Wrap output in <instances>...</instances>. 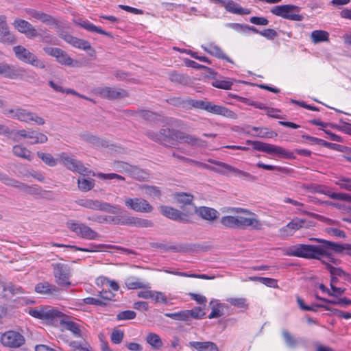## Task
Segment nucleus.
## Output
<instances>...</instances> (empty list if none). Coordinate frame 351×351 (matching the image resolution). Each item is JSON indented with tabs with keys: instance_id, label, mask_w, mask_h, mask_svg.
Instances as JSON below:
<instances>
[{
	"instance_id": "38",
	"label": "nucleus",
	"mask_w": 351,
	"mask_h": 351,
	"mask_svg": "<svg viewBox=\"0 0 351 351\" xmlns=\"http://www.w3.org/2000/svg\"><path fill=\"white\" fill-rule=\"evenodd\" d=\"M19 74L20 77H18V80H24L29 84H37L39 80L38 76L34 71H27L23 67H21Z\"/></svg>"
},
{
	"instance_id": "62",
	"label": "nucleus",
	"mask_w": 351,
	"mask_h": 351,
	"mask_svg": "<svg viewBox=\"0 0 351 351\" xmlns=\"http://www.w3.org/2000/svg\"><path fill=\"white\" fill-rule=\"evenodd\" d=\"M233 83L229 80H216L212 83L214 87L221 89L229 90L231 89Z\"/></svg>"
},
{
	"instance_id": "3",
	"label": "nucleus",
	"mask_w": 351,
	"mask_h": 351,
	"mask_svg": "<svg viewBox=\"0 0 351 351\" xmlns=\"http://www.w3.org/2000/svg\"><path fill=\"white\" fill-rule=\"evenodd\" d=\"M3 114L21 122L29 123L30 121H34L39 125H43L45 123L43 118L39 117L36 113L25 108L7 109L4 110Z\"/></svg>"
},
{
	"instance_id": "34",
	"label": "nucleus",
	"mask_w": 351,
	"mask_h": 351,
	"mask_svg": "<svg viewBox=\"0 0 351 351\" xmlns=\"http://www.w3.org/2000/svg\"><path fill=\"white\" fill-rule=\"evenodd\" d=\"M224 8L228 12L236 14L245 15L250 13L248 9L243 8L232 0H227Z\"/></svg>"
},
{
	"instance_id": "15",
	"label": "nucleus",
	"mask_w": 351,
	"mask_h": 351,
	"mask_svg": "<svg viewBox=\"0 0 351 351\" xmlns=\"http://www.w3.org/2000/svg\"><path fill=\"white\" fill-rule=\"evenodd\" d=\"M62 289L47 281L38 283L35 287V291L47 297L58 298L61 295Z\"/></svg>"
},
{
	"instance_id": "58",
	"label": "nucleus",
	"mask_w": 351,
	"mask_h": 351,
	"mask_svg": "<svg viewBox=\"0 0 351 351\" xmlns=\"http://www.w3.org/2000/svg\"><path fill=\"white\" fill-rule=\"evenodd\" d=\"M143 189L145 193L150 197L159 198L161 195L160 191L157 186L145 185Z\"/></svg>"
},
{
	"instance_id": "59",
	"label": "nucleus",
	"mask_w": 351,
	"mask_h": 351,
	"mask_svg": "<svg viewBox=\"0 0 351 351\" xmlns=\"http://www.w3.org/2000/svg\"><path fill=\"white\" fill-rule=\"evenodd\" d=\"M136 313L134 311L127 310L119 312L117 315V320H130L136 317Z\"/></svg>"
},
{
	"instance_id": "26",
	"label": "nucleus",
	"mask_w": 351,
	"mask_h": 351,
	"mask_svg": "<svg viewBox=\"0 0 351 351\" xmlns=\"http://www.w3.org/2000/svg\"><path fill=\"white\" fill-rule=\"evenodd\" d=\"M52 246L58 247H68L73 249L76 251H82V252H99L101 251V248L103 247V245H97V244H93L91 243L89 245L88 247H77L76 245H64L57 243H52Z\"/></svg>"
},
{
	"instance_id": "43",
	"label": "nucleus",
	"mask_w": 351,
	"mask_h": 351,
	"mask_svg": "<svg viewBox=\"0 0 351 351\" xmlns=\"http://www.w3.org/2000/svg\"><path fill=\"white\" fill-rule=\"evenodd\" d=\"M169 80L171 82L182 85H189L191 83V79L185 74L173 72L169 74Z\"/></svg>"
},
{
	"instance_id": "22",
	"label": "nucleus",
	"mask_w": 351,
	"mask_h": 351,
	"mask_svg": "<svg viewBox=\"0 0 351 351\" xmlns=\"http://www.w3.org/2000/svg\"><path fill=\"white\" fill-rule=\"evenodd\" d=\"M322 256H326L335 263L334 258L330 257V254L325 250L324 245H309L308 259L321 260Z\"/></svg>"
},
{
	"instance_id": "7",
	"label": "nucleus",
	"mask_w": 351,
	"mask_h": 351,
	"mask_svg": "<svg viewBox=\"0 0 351 351\" xmlns=\"http://www.w3.org/2000/svg\"><path fill=\"white\" fill-rule=\"evenodd\" d=\"M13 51L16 58L25 63L29 64L39 69H45L46 66L43 61L38 59L34 53L21 45L14 47Z\"/></svg>"
},
{
	"instance_id": "23",
	"label": "nucleus",
	"mask_w": 351,
	"mask_h": 351,
	"mask_svg": "<svg viewBox=\"0 0 351 351\" xmlns=\"http://www.w3.org/2000/svg\"><path fill=\"white\" fill-rule=\"evenodd\" d=\"M317 191L319 193L324 194L331 199L336 200H341L351 202V195L344 193H335L332 192L330 189L326 186L319 185L317 187Z\"/></svg>"
},
{
	"instance_id": "17",
	"label": "nucleus",
	"mask_w": 351,
	"mask_h": 351,
	"mask_svg": "<svg viewBox=\"0 0 351 351\" xmlns=\"http://www.w3.org/2000/svg\"><path fill=\"white\" fill-rule=\"evenodd\" d=\"M160 213L166 217L182 223H187L189 219L186 215L180 210L168 206H161L160 207Z\"/></svg>"
},
{
	"instance_id": "4",
	"label": "nucleus",
	"mask_w": 351,
	"mask_h": 351,
	"mask_svg": "<svg viewBox=\"0 0 351 351\" xmlns=\"http://www.w3.org/2000/svg\"><path fill=\"white\" fill-rule=\"evenodd\" d=\"M301 8L297 5L287 4L274 6L271 12L278 16L294 21H302L304 16L299 14Z\"/></svg>"
},
{
	"instance_id": "57",
	"label": "nucleus",
	"mask_w": 351,
	"mask_h": 351,
	"mask_svg": "<svg viewBox=\"0 0 351 351\" xmlns=\"http://www.w3.org/2000/svg\"><path fill=\"white\" fill-rule=\"evenodd\" d=\"M186 310L175 313H166L165 316L178 321L187 322Z\"/></svg>"
},
{
	"instance_id": "14",
	"label": "nucleus",
	"mask_w": 351,
	"mask_h": 351,
	"mask_svg": "<svg viewBox=\"0 0 351 351\" xmlns=\"http://www.w3.org/2000/svg\"><path fill=\"white\" fill-rule=\"evenodd\" d=\"M1 342L5 347L17 348L24 344L25 338L19 332L8 330L1 335Z\"/></svg>"
},
{
	"instance_id": "37",
	"label": "nucleus",
	"mask_w": 351,
	"mask_h": 351,
	"mask_svg": "<svg viewBox=\"0 0 351 351\" xmlns=\"http://www.w3.org/2000/svg\"><path fill=\"white\" fill-rule=\"evenodd\" d=\"M202 48L205 51L211 56H213L219 59L226 60L229 62H232V61L227 56H226L222 49L217 45H210L208 47L202 46Z\"/></svg>"
},
{
	"instance_id": "49",
	"label": "nucleus",
	"mask_w": 351,
	"mask_h": 351,
	"mask_svg": "<svg viewBox=\"0 0 351 351\" xmlns=\"http://www.w3.org/2000/svg\"><path fill=\"white\" fill-rule=\"evenodd\" d=\"M146 341L156 350L160 349L162 346L160 336L156 333H149L146 337Z\"/></svg>"
},
{
	"instance_id": "44",
	"label": "nucleus",
	"mask_w": 351,
	"mask_h": 351,
	"mask_svg": "<svg viewBox=\"0 0 351 351\" xmlns=\"http://www.w3.org/2000/svg\"><path fill=\"white\" fill-rule=\"evenodd\" d=\"M28 138L32 140L29 142L30 145L43 144L48 141V138L45 134L32 130H29Z\"/></svg>"
},
{
	"instance_id": "40",
	"label": "nucleus",
	"mask_w": 351,
	"mask_h": 351,
	"mask_svg": "<svg viewBox=\"0 0 351 351\" xmlns=\"http://www.w3.org/2000/svg\"><path fill=\"white\" fill-rule=\"evenodd\" d=\"M0 41L8 45L16 43L15 37L8 30V25L0 27Z\"/></svg>"
},
{
	"instance_id": "13",
	"label": "nucleus",
	"mask_w": 351,
	"mask_h": 351,
	"mask_svg": "<svg viewBox=\"0 0 351 351\" xmlns=\"http://www.w3.org/2000/svg\"><path fill=\"white\" fill-rule=\"evenodd\" d=\"M60 162L68 169L84 175L88 172V169L84 166L82 162L76 160L74 157L69 156L66 153L62 152L59 154Z\"/></svg>"
},
{
	"instance_id": "20",
	"label": "nucleus",
	"mask_w": 351,
	"mask_h": 351,
	"mask_svg": "<svg viewBox=\"0 0 351 351\" xmlns=\"http://www.w3.org/2000/svg\"><path fill=\"white\" fill-rule=\"evenodd\" d=\"M21 71V66L2 62L1 64L0 75L10 80H18V77H20L19 72Z\"/></svg>"
},
{
	"instance_id": "5",
	"label": "nucleus",
	"mask_w": 351,
	"mask_h": 351,
	"mask_svg": "<svg viewBox=\"0 0 351 351\" xmlns=\"http://www.w3.org/2000/svg\"><path fill=\"white\" fill-rule=\"evenodd\" d=\"M78 205L86 208L107 212L111 214L121 213V209L118 205H112L110 203L97 199H84L77 202Z\"/></svg>"
},
{
	"instance_id": "60",
	"label": "nucleus",
	"mask_w": 351,
	"mask_h": 351,
	"mask_svg": "<svg viewBox=\"0 0 351 351\" xmlns=\"http://www.w3.org/2000/svg\"><path fill=\"white\" fill-rule=\"evenodd\" d=\"M20 190L24 193L32 195H38L40 193V188L36 185L29 186L23 182Z\"/></svg>"
},
{
	"instance_id": "9",
	"label": "nucleus",
	"mask_w": 351,
	"mask_h": 351,
	"mask_svg": "<svg viewBox=\"0 0 351 351\" xmlns=\"http://www.w3.org/2000/svg\"><path fill=\"white\" fill-rule=\"evenodd\" d=\"M196 109L206 110L210 113L221 115L228 118H236V114L230 109L205 100H197Z\"/></svg>"
},
{
	"instance_id": "18",
	"label": "nucleus",
	"mask_w": 351,
	"mask_h": 351,
	"mask_svg": "<svg viewBox=\"0 0 351 351\" xmlns=\"http://www.w3.org/2000/svg\"><path fill=\"white\" fill-rule=\"evenodd\" d=\"M305 222V219L295 217L279 230L280 234L282 237L292 236L297 230L304 226Z\"/></svg>"
},
{
	"instance_id": "29",
	"label": "nucleus",
	"mask_w": 351,
	"mask_h": 351,
	"mask_svg": "<svg viewBox=\"0 0 351 351\" xmlns=\"http://www.w3.org/2000/svg\"><path fill=\"white\" fill-rule=\"evenodd\" d=\"M121 224L134 226L138 228H151L154 226V223L148 219L131 217L125 221H122Z\"/></svg>"
},
{
	"instance_id": "21",
	"label": "nucleus",
	"mask_w": 351,
	"mask_h": 351,
	"mask_svg": "<svg viewBox=\"0 0 351 351\" xmlns=\"http://www.w3.org/2000/svg\"><path fill=\"white\" fill-rule=\"evenodd\" d=\"M285 254L287 256H296L308 259L309 245L297 244L295 245L289 247L287 250Z\"/></svg>"
},
{
	"instance_id": "33",
	"label": "nucleus",
	"mask_w": 351,
	"mask_h": 351,
	"mask_svg": "<svg viewBox=\"0 0 351 351\" xmlns=\"http://www.w3.org/2000/svg\"><path fill=\"white\" fill-rule=\"evenodd\" d=\"M310 240L324 243L325 250L327 252H328V250H331L337 253L344 252L343 244L316 238H311Z\"/></svg>"
},
{
	"instance_id": "41",
	"label": "nucleus",
	"mask_w": 351,
	"mask_h": 351,
	"mask_svg": "<svg viewBox=\"0 0 351 351\" xmlns=\"http://www.w3.org/2000/svg\"><path fill=\"white\" fill-rule=\"evenodd\" d=\"M12 152L14 155L17 157L26 159L29 161L32 160L31 151L21 145H14L12 147Z\"/></svg>"
},
{
	"instance_id": "25",
	"label": "nucleus",
	"mask_w": 351,
	"mask_h": 351,
	"mask_svg": "<svg viewBox=\"0 0 351 351\" xmlns=\"http://www.w3.org/2000/svg\"><path fill=\"white\" fill-rule=\"evenodd\" d=\"M61 315L60 317H57L55 319L56 322H59L61 325H62L66 330L73 332L76 337L81 336V330L79 328V326L77 324L68 320V317L61 312Z\"/></svg>"
},
{
	"instance_id": "32",
	"label": "nucleus",
	"mask_w": 351,
	"mask_h": 351,
	"mask_svg": "<svg viewBox=\"0 0 351 351\" xmlns=\"http://www.w3.org/2000/svg\"><path fill=\"white\" fill-rule=\"evenodd\" d=\"M80 138L93 145L95 147H106L107 146V142L101 139L100 138L89 133L87 132H83L80 135Z\"/></svg>"
},
{
	"instance_id": "27",
	"label": "nucleus",
	"mask_w": 351,
	"mask_h": 351,
	"mask_svg": "<svg viewBox=\"0 0 351 351\" xmlns=\"http://www.w3.org/2000/svg\"><path fill=\"white\" fill-rule=\"evenodd\" d=\"M189 346L197 351H219L217 346L212 341H190Z\"/></svg>"
},
{
	"instance_id": "61",
	"label": "nucleus",
	"mask_w": 351,
	"mask_h": 351,
	"mask_svg": "<svg viewBox=\"0 0 351 351\" xmlns=\"http://www.w3.org/2000/svg\"><path fill=\"white\" fill-rule=\"evenodd\" d=\"M233 176L239 177L243 180L254 181L256 180L255 176L251 175L248 172L241 171L239 169L234 168Z\"/></svg>"
},
{
	"instance_id": "63",
	"label": "nucleus",
	"mask_w": 351,
	"mask_h": 351,
	"mask_svg": "<svg viewBox=\"0 0 351 351\" xmlns=\"http://www.w3.org/2000/svg\"><path fill=\"white\" fill-rule=\"evenodd\" d=\"M138 115L148 121H154L157 117L156 113L145 110H138Z\"/></svg>"
},
{
	"instance_id": "48",
	"label": "nucleus",
	"mask_w": 351,
	"mask_h": 351,
	"mask_svg": "<svg viewBox=\"0 0 351 351\" xmlns=\"http://www.w3.org/2000/svg\"><path fill=\"white\" fill-rule=\"evenodd\" d=\"M312 41L314 43L328 41L329 39V34L324 30H314L311 35Z\"/></svg>"
},
{
	"instance_id": "53",
	"label": "nucleus",
	"mask_w": 351,
	"mask_h": 351,
	"mask_svg": "<svg viewBox=\"0 0 351 351\" xmlns=\"http://www.w3.org/2000/svg\"><path fill=\"white\" fill-rule=\"evenodd\" d=\"M78 188L82 191H88L95 186V180L93 179L80 178L77 180Z\"/></svg>"
},
{
	"instance_id": "45",
	"label": "nucleus",
	"mask_w": 351,
	"mask_h": 351,
	"mask_svg": "<svg viewBox=\"0 0 351 351\" xmlns=\"http://www.w3.org/2000/svg\"><path fill=\"white\" fill-rule=\"evenodd\" d=\"M252 130L256 132V136L259 138H272L278 136V134L267 128L252 127Z\"/></svg>"
},
{
	"instance_id": "52",
	"label": "nucleus",
	"mask_w": 351,
	"mask_h": 351,
	"mask_svg": "<svg viewBox=\"0 0 351 351\" xmlns=\"http://www.w3.org/2000/svg\"><path fill=\"white\" fill-rule=\"evenodd\" d=\"M250 279L252 281L259 282L269 287L277 288L278 287V281L274 278L254 276L250 277Z\"/></svg>"
},
{
	"instance_id": "6",
	"label": "nucleus",
	"mask_w": 351,
	"mask_h": 351,
	"mask_svg": "<svg viewBox=\"0 0 351 351\" xmlns=\"http://www.w3.org/2000/svg\"><path fill=\"white\" fill-rule=\"evenodd\" d=\"M66 225L71 232H74L80 238L88 240H95L99 237L97 232L82 222L71 219L66 221Z\"/></svg>"
},
{
	"instance_id": "51",
	"label": "nucleus",
	"mask_w": 351,
	"mask_h": 351,
	"mask_svg": "<svg viewBox=\"0 0 351 351\" xmlns=\"http://www.w3.org/2000/svg\"><path fill=\"white\" fill-rule=\"evenodd\" d=\"M321 261L324 264H325L326 269L328 270L330 274V277H343L345 278L346 275L348 273L344 271L341 268L333 267L330 264L326 263L324 261Z\"/></svg>"
},
{
	"instance_id": "12",
	"label": "nucleus",
	"mask_w": 351,
	"mask_h": 351,
	"mask_svg": "<svg viewBox=\"0 0 351 351\" xmlns=\"http://www.w3.org/2000/svg\"><path fill=\"white\" fill-rule=\"evenodd\" d=\"M93 91L97 96L108 100L121 99L128 96L125 90L114 87H97Z\"/></svg>"
},
{
	"instance_id": "28",
	"label": "nucleus",
	"mask_w": 351,
	"mask_h": 351,
	"mask_svg": "<svg viewBox=\"0 0 351 351\" xmlns=\"http://www.w3.org/2000/svg\"><path fill=\"white\" fill-rule=\"evenodd\" d=\"M26 13L30 16L46 24L54 23V19L49 14L34 9H26Z\"/></svg>"
},
{
	"instance_id": "64",
	"label": "nucleus",
	"mask_w": 351,
	"mask_h": 351,
	"mask_svg": "<svg viewBox=\"0 0 351 351\" xmlns=\"http://www.w3.org/2000/svg\"><path fill=\"white\" fill-rule=\"evenodd\" d=\"M167 102L176 107L184 108L185 97H173L167 99Z\"/></svg>"
},
{
	"instance_id": "8",
	"label": "nucleus",
	"mask_w": 351,
	"mask_h": 351,
	"mask_svg": "<svg viewBox=\"0 0 351 351\" xmlns=\"http://www.w3.org/2000/svg\"><path fill=\"white\" fill-rule=\"evenodd\" d=\"M53 272L56 284L62 287L69 288L71 285L70 281L71 270L68 265L63 263L53 264Z\"/></svg>"
},
{
	"instance_id": "39",
	"label": "nucleus",
	"mask_w": 351,
	"mask_h": 351,
	"mask_svg": "<svg viewBox=\"0 0 351 351\" xmlns=\"http://www.w3.org/2000/svg\"><path fill=\"white\" fill-rule=\"evenodd\" d=\"M128 176L138 181H143L149 178V173L137 166L131 165Z\"/></svg>"
},
{
	"instance_id": "31",
	"label": "nucleus",
	"mask_w": 351,
	"mask_h": 351,
	"mask_svg": "<svg viewBox=\"0 0 351 351\" xmlns=\"http://www.w3.org/2000/svg\"><path fill=\"white\" fill-rule=\"evenodd\" d=\"M64 39L68 43L72 45L75 47L82 49L84 50H88V49H91V46L88 41L77 38L71 35H69V34L65 35Z\"/></svg>"
},
{
	"instance_id": "36",
	"label": "nucleus",
	"mask_w": 351,
	"mask_h": 351,
	"mask_svg": "<svg viewBox=\"0 0 351 351\" xmlns=\"http://www.w3.org/2000/svg\"><path fill=\"white\" fill-rule=\"evenodd\" d=\"M125 285L129 289H149V283L142 282L136 277H130L125 280Z\"/></svg>"
},
{
	"instance_id": "56",
	"label": "nucleus",
	"mask_w": 351,
	"mask_h": 351,
	"mask_svg": "<svg viewBox=\"0 0 351 351\" xmlns=\"http://www.w3.org/2000/svg\"><path fill=\"white\" fill-rule=\"evenodd\" d=\"M335 184L339 186L341 189L351 192V179L346 177L338 178L335 181Z\"/></svg>"
},
{
	"instance_id": "30",
	"label": "nucleus",
	"mask_w": 351,
	"mask_h": 351,
	"mask_svg": "<svg viewBox=\"0 0 351 351\" xmlns=\"http://www.w3.org/2000/svg\"><path fill=\"white\" fill-rule=\"evenodd\" d=\"M78 25L90 32H96L99 34H102L108 37L112 38V35L110 32H106L99 27L95 25L94 24L89 22L88 20H80Z\"/></svg>"
},
{
	"instance_id": "50",
	"label": "nucleus",
	"mask_w": 351,
	"mask_h": 351,
	"mask_svg": "<svg viewBox=\"0 0 351 351\" xmlns=\"http://www.w3.org/2000/svg\"><path fill=\"white\" fill-rule=\"evenodd\" d=\"M187 322L190 321L191 318L199 319L204 317L205 313L200 306H197L191 310H186Z\"/></svg>"
},
{
	"instance_id": "35",
	"label": "nucleus",
	"mask_w": 351,
	"mask_h": 351,
	"mask_svg": "<svg viewBox=\"0 0 351 351\" xmlns=\"http://www.w3.org/2000/svg\"><path fill=\"white\" fill-rule=\"evenodd\" d=\"M220 221L226 228L241 229V216H224L221 217Z\"/></svg>"
},
{
	"instance_id": "10",
	"label": "nucleus",
	"mask_w": 351,
	"mask_h": 351,
	"mask_svg": "<svg viewBox=\"0 0 351 351\" xmlns=\"http://www.w3.org/2000/svg\"><path fill=\"white\" fill-rule=\"evenodd\" d=\"M27 313L33 317L51 322H55L57 317L62 316L60 311L49 306L30 308Z\"/></svg>"
},
{
	"instance_id": "16",
	"label": "nucleus",
	"mask_w": 351,
	"mask_h": 351,
	"mask_svg": "<svg viewBox=\"0 0 351 351\" xmlns=\"http://www.w3.org/2000/svg\"><path fill=\"white\" fill-rule=\"evenodd\" d=\"M125 206L136 211L140 213H151L153 210V207L149 203L142 198H130L128 197L125 199Z\"/></svg>"
},
{
	"instance_id": "54",
	"label": "nucleus",
	"mask_w": 351,
	"mask_h": 351,
	"mask_svg": "<svg viewBox=\"0 0 351 351\" xmlns=\"http://www.w3.org/2000/svg\"><path fill=\"white\" fill-rule=\"evenodd\" d=\"M112 169L119 173H126L128 174L131 165L123 161L116 160L112 164Z\"/></svg>"
},
{
	"instance_id": "42",
	"label": "nucleus",
	"mask_w": 351,
	"mask_h": 351,
	"mask_svg": "<svg viewBox=\"0 0 351 351\" xmlns=\"http://www.w3.org/2000/svg\"><path fill=\"white\" fill-rule=\"evenodd\" d=\"M282 335L286 345L291 348H295L302 341V339H296L286 329L282 330Z\"/></svg>"
},
{
	"instance_id": "11",
	"label": "nucleus",
	"mask_w": 351,
	"mask_h": 351,
	"mask_svg": "<svg viewBox=\"0 0 351 351\" xmlns=\"http://www.w3.org/2000/svg\"><path fill=\"white\" fill-rule=\"evenodd\" d=\"M43 51L47 55L56 58V60L62 65L72 67L80 66L77 60L72 59L66 51L60 48L46 47L43 48Z\"/></svg>"
},
{
	"instance_id": "47",
	"label": "nucleus",
	"mask_w": 351,
	"mask_h": 351,
	"mask_svg": "<svg viewBox=\"0 0 351 351\" xmlns=\"http://www.w3.org/2000/svg\"><path fill=\"white\" fill-rule=\"evenodd\" d=\"M218 212L211 208L201 207L199 208V215L204 219L212 221L217 217Z\"/></svg>"
},
{
	"instance_id": "55",
	"label": "nucleus",
	"mask_w": 351,
	"mask_h": 351,
	"mask_svg": "<svg viewBox=\"0 0 351 351\" xmlns=\"http://www.w3.org/2000/svg\"><path fill=\"white\" fill-rule=\"evenodd\" d=\"M73 351H92L90 345L86 342L73 341L69 344Z\"/></svg>"
},
{
	"instance_id": "19",
	"label": "nucleus",
	"mask_w": 351,
	"mask_h": 351,
	"mask_svg": "<svg viewBox=\"0 0 351 351\" xmlns=\"http://www.w3.org/2000/svg\"><path fill=\"white\" fill-rule=\"evenodd\" d=\"M13 25L21 33L25 34L29 38H32L38 35L36 29L29 22L23 19H16Z\"/></svg>"
},
{
	"instance_id": "46",
	"label": "nucleus",
	"mask_w": 351,
	"mask_h": 351,
	"mask_svg": "<svg viewBox=\"0 0 351 351\" xmlns=\"http://www.w3.org/2000/svg\"><path fill=\"white\" fill-rule=\"evenodd\" d=\"M37 156L47 165L55 167L58 165V159L55 158L51 154L37 152Z\"/></svg>"
},
{
	"instance_id": "2",
	"label": "nucleus",
	"mask_w": 351,
	"mask_h": 351,
	"mask_svg": "<svg viewBox=\"0 0 351 351\" xmlns=\"http://www.w3.org/2000/svg\"><path fill=\"white\" fill-rule=\"evenodd\" d=\"M245 144L252 145L254 150L263 152L268 154H273L280 158L289 160L295 158L294 152H289L280 146L251 140H247Z\"/></svg>"
},
{
	"instance_id": "24",
	"label": "nucleus",
	"mask_w": 351,
	"mask_h": 351,
	"mask_svg": "<svg viewBox=\"0 0 351 351\" xmlns=\"http://www.w3.org/2000/svg\"><path fill=\"white\" fill-rule=\"evenodd\" d=\"M208 161L210 163L215 165L217 167L210 166V168H207V169L213 171L214 172H216L219 174L226 176L232 175L235 167H234L227 163L215 160H209Z\"/></svg>"
},
{
	"instance_id": "1",
	"label": "nucleus",
	"mask_w": 351,
	"mask_h": 351,
	"mask_svg": "<svg viewBox=\"0 0 351 351\" xmlns=\"http://www.w3.org/2000/svg\"><path fill=\"white\" fill-rule=\"evenodd\" d=\"M145 134L152 141L168 147H172L176 143H186L191 146L204 147L206 145L205 141L186 134L179 130L163 127L159 131L151 130L145 131Z\"/></svg>"
}]
</instances>
